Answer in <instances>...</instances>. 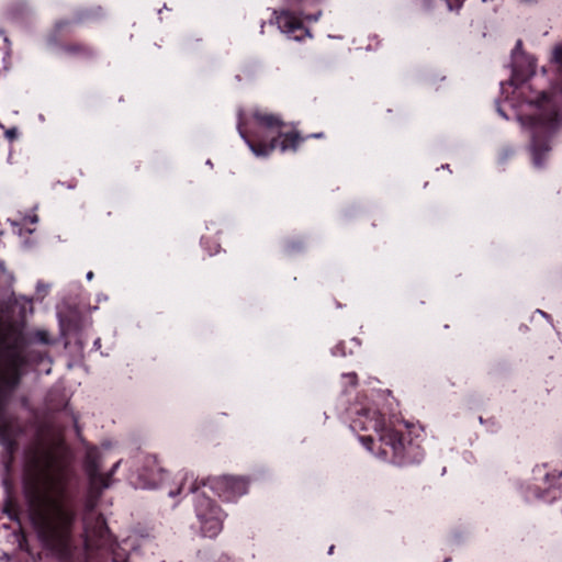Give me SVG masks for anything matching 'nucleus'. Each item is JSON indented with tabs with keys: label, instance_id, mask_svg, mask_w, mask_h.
<instances>
[{
	"label": "nucleus",
	"instance_id": "obj_1",
	"mask_svg": "<svg viewBox=\"0 0 562 562\" xmlns=\"http://www.w3.org/2000/svg\"><path fill=\"white\" fill-rule=\"evenodd\" d=\"M68 479L64 463L49 459L32 501L31 516L38 536L47 546L60 551L67 544L75 520L67 494Z\"/></svg>",
	"mask_w": 562,
	"mask_h": 562
},
{
	"label": "nucleus",
	"instance_id": "obj_2",
	"mask_svg": "<svg viewBox=\"0 0 562 562\" xmlns=\"http://www.w3.org/2000/svg\"><path fill=\"white\" fill-rule=\"evenodd\" d=\"M562 103V86L554 92L552 99L541 94L536 100H528L519 105L518 120L522 125L532 130V160L536 167H541L542 159L550 150L548 142L542 144L541 138L550 136L559 126L557 105Z\"/></svg>",
	"mask_w": 562,
	"mask_h": 562
},
{
	"label": "nucleus",
	"instance_id": "obj_3",
	"mask_svg": "<svg viewBox=\"0 0 562 562\" xmlns=\"http://www.w3.org/2000/svg\"><path fill=\"white\" fill-rule=\"evenodd\" d=\"M238 128L240 136L256 157H267L277 147L283 153L295 150L301 142L296 133L270 114H254V127L249 137L246 136L240 124Z\"/></svg>",
	"mask_w": 562,
	"mask_h": 562
},
{
	"label": "nucleus",
	"instance_id": "obj_4",
	"mask_svg": "<svg viewBox=\"0 0 562 562\" xmlns=\"http://www.w3.org/2000/svg\"><path fill=\"white\" fill-rule=\"evenodd\" d=\"M351 413L355 415L351 418V429L353 431L372 430L382 442L391 447L396 457L404 458L406 456V448L402 439L397 437L393 429L385 427L384 419L372 404H356Z\"/></svg>",
	"mask_w": 562,
	"mask_h": 562
},
{
	"label": "nucleus",
	"instance_id": "obj_5",
	"mask_svg": "<svg viewBox=\"0 0 562 562\" xmlns=\"http://www.w3.org/2000/svg\"><path fill=\"white\" fill-rule=\"evenodd\" d=\"M195 515L204 537L215 538L220 535L226 514L204 493H199L195 497Z\"/></svg>",
	"mask_w": 562,
	"mask_h": 562
},
{
	"label": "nucleus",
	"instance_id": "obj_6",
	"mask_svg": "<svg viewBox=\"0 0 562 562\" xmlns=\"http://www.w3.org/2000/svg\"><path fill=\"white\" fill-rule=\"evenodd\" d=\"M211 490L227 502L247 492V482L241 477L222 475L209 481Z\"/></svg>",
	"mask_w": 562,
	"mask_h": 562
},
{
	"label": "nucleus",
	"instance_id": "obj_7",
	"mask_svg": "<svg viewBox=\"0 0 562 562\" xmlns=\"http://www.w3.org/2000/svg\"><path fill=\"white\" fill-rule=\"evenodd\" d=\"M165 472L158 464L156 458L145 457L142 470L138 471V481L135 483L142 488H155L162 484Z\"/></svg>",
	"mask_w": 562,
	"mask_h": 562
},
{
	"label": "nucleus",
	"instance_id": "obj_8",
	"mask_svg": "<svg viewBox=\"0 0 562 562\" xmlns=\"http://www.w3.org/2000/svg\"><path fill=\"white\" fill-rule=\"evenodd\" d=\"M276 20L281 32L288 35L293 34V38L296 41L302 40L304 35H308V32L302 27L300 19L289 11H281Z\"/></svg>",
	"mask_w": 562,
	"mask_h": 562
},
{
	"label": "nucleus",
	"instance_id": "obj_9",
	"mask_svg": "<svg viewBox=\"0 0 562 562\" xmlns=\"http://www.w3.org/2000/svg\"><path fill=\"white\" fill-rule=\"evenodd\" d=\"M520 41L517 42L516 50L514 52V72L512 80L508 85H516L524 80L525 77L530 76L535 72V60L532 57L518 55L517 50L520 48Z\"/></svg>",
	"mask_w": 562,
	"mask_h": 562
},
{
	"label": "nucleus",
	"instance_id": "obj_10",
	"mask_svg": "<svg viewBox=\"0 0 562 562\" xmlns=\"http://www.w3.org/2000/svg\"><path fill=\"white\" fill-rule=\"evenodd\" d=\"M98 526H99L98 532H94V531L90 530V528L86 527V544L89 548L97 546L94 543V537L103 538L108 531L106 527L104 526L103 520H99Z\"/></svg>",
	"mask_w": 562,
	"mask_h": 562
},
{
	"label": "nucleus",
	"instance_id": "obj_11",
	"mask_svg": "<svg viewBox=\"0 0 562 562\" xmlns=\"http://www.w3.org/2000/svg\"><path fill=\"white\" fill-rule=\"evenodd\" d=\"M91 485L93 488H106L109 486L108 479L101 474L91 475Z\"/></svg>",
	"mask_w": 562,
	"mask_h": 562
},
{
	"label": "nucleus",
	"instance_id": "obj_12",
	"mask_svg": "<svg viewBox=\"0 0 562 562\" xmlns=\"http://www.w3.org/2000/svg\"><path fill=\"white\" fill-rule=\"evenodd\" d=\"M552 58L557 64L562 65V43L554 47Z\"/></svg>",
	"mask_w": 562,
	"mask_h": 562
},
{
	"label": "nucleus",
	"instance_id": "obj_13",
	"mask_svg": "<svg viewBox=\"0 0 562 562\" xmlns=\"http://www.w3.org/2000/svg\"><path fill=\"white\" fill-rule=\"evenodd\" d=\"M18 134H19V132H18V128H16V127L8 128V130H5V132H4L5 137H7L10 142L14 140V139L18 137Z\"/></svg>",
	"mask_w": 562,
	"mask_h": 562
},
{
	"label": "nucleus",
	"instance_id": "obj_14",
	"mask_svg": "<svg viewBox=\"0 0 562 562\" xmlns=\"http://www.w3.org/2000/svg\"><path fill=\"white\" fill-rule=\"evenodd\" d=\"M360 441L362 442V445L368 449V450H371V447H370V443H372L373 439L372 437L369 435V436H361L360 437Z\"/></svg>",
	"mask_w": 562,
	"mask_h": 562
},
{
	"label": "nucleus",
	"instance_id": "obj_15",
	"mask_svg": "<svg viewBox=\"0 0 562 562\" xmlns=\"http://www.w3.org/2000/svg\"><path fill=\"white\" fill-rule=\"evenodd\" d=\"M37 221H38V218H37V215H35V214L30 215L23 220L24 224H26V223L36 224Z\"/></svg>",
	"mask_w": 562,
	"mask_h": 562
},
{
	"label": "nucleus",
	"instance_id": "obj_16",
	"mask_svg": "<svg viewBox=\"0 0 562 562\" xmlns=\"http://www.w3.org/2000/svg\"><path fill=\"white\" fill-rule=\"evenodd\" d=\"M344 379L347 380L348 383L355 384L356 383V375L352 373H348L344 375Z\"/></svg>",
	"mask_w": 562,
	"mask_h": 562
},
{
	"label": "nucleus",
	"instance_id": "obj_17",
	"mask_svg": "<svg viewBox=\"0 0 562 562\" xmlns=\"http://www.w3.org/2000/svg\"><path fill=\"white\" fill-rule=\"evenodd\" d=\"M318 15H319V14H317V15H315V16H307L306 19H307V20H310V21H314V22H315V21H317V20H318Z\"/></svg>",
	"mask_w": 562,
	"mask_h": 562
},
{
	"label": "nucleus",
	"instance_id": "obj_18",
	"mask_svg": "<svg viewBox=\"0 0 562 562\" xmlns=\"http://www.w3.org/2000/svg\"><path fill=\"white\" fill-rule=\"evenodd\" d=\"M92 278H93V273H92L91 271H90V272H88V273H87V280H89V281H90V280H92Z\"/></svg>",
	"mask_w": 562,
	"mask_h": 562
},
{
	"label": "nucleus",
	"instance_id": "obj_19",
	"mask_svg": "<svg viewBox=\"0 0 562 562\" xmlns=\"http://www.w3.org/2000/svg\"><path fill=\"white\" fill-rule=\"evenodd\" d=\"M312 136L318 138L322 136V134H313Z\"/></svg>",
	"mask_w": 562,
	"mask_h": 562
},
{
	"label": "nucleus",
	"instance_id": "obj_20",
	"mask_svg": "<svg viewBox=\"0 0 562 562\" xmlns=\"http://www.w3.org/2000/svg\"><path fill=\"white\" fill-rule=\"evenodd\" d=\"M498 113H499L501 115H503L504 117H506V116H505V114L502 112V110H501V109H498Z\"/></svg>",
	"mask_w": 562,
	"mask_h": 562
},
{
	"label": "nucleus",
	"instance_id": "obj_21",
	"mask_svg": "<svg viewBox=\"0 0 562 562\" xmlns=\"http://www.w3.org/2000/svg\"><path fill=\"white\" fill-rule=\"evenodd\" d=\"M558 476H559V477H560V476H562V471H560V472L558 473Z\"/></svg>",
	"mask_w": 562,
	"mask_h": 562
}]
</instances>
